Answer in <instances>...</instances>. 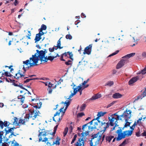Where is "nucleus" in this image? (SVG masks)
<instances>
[{"label": "nucleus", "instance_id": "4d7b16f0", "mask_svg": "<svg viewBox=\"0 0 146 146\" xmlns=\"http://www.w3.org/2000/svg\"><path fill=\"white\" fill-rule=\"evenodd\" d=\"M142 56L144 58H146V52H143L142 53Z\"/></svg>", "mask_w": 146, "mask_h": 146}, {"label": "nucleus", "instance_id": "c756f323", "mask_svg": "<svg viewBox=\"0 0 146 146\" xmlns=\"http://www.w3.org/2000/svg\"><path fill=\"white\" fill-rule=\"evenodd\" d=\"M61 139L59 138L58 137L56 138V141L54 142V141H53V145H54V144H56V145H59L60 144V142L59 141Z\"/></svg>", "mask_w": 146, "mask_h": 146}, {"label": "nucleus", "instance_id": "f3484780", "mask_svg": "<svg viewBox=\"0 0 146 146\" xmlns=\"http://www.w3.org/2000/svg\"><path fill=\"white\" fill-rule=\"evenodd\" d=\"M9 125L8 121H5L4 122L3 121L0 120V128L2 129L3 127H8V126Z\"/></svg>", "mask_w": 146, "mask_h": 146}, {"label": "nucleus", "instance_id": "6e6552de", "mask_svg": "<svg viewBox=\"0 0 146 146\" xmlns=\"http://www.w3.org/2000/svg\"><path fill=\"white\" fill-rule=\"evenodd\" d=\"M102 138V135L101 133L100 134V132H98L96 134H94L92 136L91 140L90 141V146H96L95 145H93V142H92L93 140L95 138H97L96 139V141H99Z\"/></svg>", "mask_w": 146, "mask_h": 146}, {"label": "nucleus", "instance_id": "7ed1b4c3", "mask_svg": "<svg viewBox=\"0 0 146 146\" xmlns=\"http://www.w3.org/2000/svg\"><path fill=\"white\" fill-rule=\"evenodd\" d=\"M54 135L51 134L50 131H47L46 132H42L38 135L39 141H47L46 144L48 146L53 145Z\"/></svg>", "mask_w": 146, "mask_h": 146}, {"label": "nucleus", "instance_id": "bf43d9fd", "mask_svg": "<svg viewBox=\"0 0 146 146\" xmlns=\"http://www.w3.org/2000/svg\"><path fill=\"white\" fill-rule=\"evenodd\" d=\"M5 80L6 81L8 82H9L10 80L11 81H15L14 80H11L9 78H5Z\"/></svg>", "mask_w": 146, "mask_h": 146}, {"label": "nucleus", "instance_id": "ea45409f", "mask_svg": "<svg viewBox=\"0 0 146 146\" xmlns=\"http://www.w3.org/2000/svg\"><path fill=\"white\" fill-rule=\"evenodd\" d=\"M146 73V67L144 69L141 71L140 72H139L138 74H145Z\"/></svg>", "mask_w": 146, "mask_h": 146}, {"label": "nucleus", "instance_id": "7c9ffc66", "mask_svg": "<svg viewBox=\"0 0 146 146\" xmlns=\"http://www.w3.org/2000/svg\"><path fill=\"white\" fill-rule=\"evenodd\" d=\"M124 126L123 128L119 127V128L120 129H119L117 130L116 131V133L118 134V136H119V134H121L123 133L122 132V131L123 130L124 128H125Z\"/></svg>", "mask_w": 146, "mask_h": 146}, {"label": "nucleus", "instance_id": "de8ad7c7", "mask_svg": "<svg viewBox=\"0 0 146 146\" xmlns=\"http://www.w3.org/2000/svg\"><path fill=\"white\" fill-rule=\"evenodd\" d=\"M72 60H68V61L66 62H65V64L67 65H72Z\"/></svg>", "mask_w": 146, "mask_h": 146}, {"label": "nucleus", "instance_id": "338daca9", "mask_svg": "<svg viewBox=\"0 0 146 146\" xmlns=\"http://www.w3.org/2000/svg\"><path fill=\"white\" fill-rule=\"evenodd\" d=\"M76 139L74 137L73 138L72 140V141L71 143V144H72L73 143H74V141H75V140H76Z\"/></svg>", "mask_w": 146, "mask_h": 146}, {"label": "nucleus", "instance_id": "9d476101", "mask_svg": "<svg viewBox=\"0 0 146 146\" xmlns=\"http://www.w3.org/2000/svg\"><path fill=\"white\" fill-rule=\"evenodd\" d=\"M15 127H13L12 128H10L9 127H6L5 129V135H7V134L9 133H11V135L9 136V137L11 138L12 137V135H13L14 136H16V135L14 134L13 133V130L14 129H15Z\"/></svg>", "mask_w": 146, "mask_h": 146}, {"label": "nucleus", "instance_id": "e433bc0d", "mask_svg": "<svg viewBox=\"0 0 146 146\" xmlns=\"http://www.w3.org/2000/svg\"><path fill=\"white\" fill-rule=\"evenodd\" d=\"M15 141V140H14L13 141H10L11 142V146H22L21 145H19V144L16 141H15V143H14V141Z\"/></svg>", "mask_w": 146, "mask_h": 146}, {"label": "nucleus", "instance_id": "58836bf2", "mask_svg": "<svg viewBox=\"0 0 146 146\" xmlns=\"http://www.w3.org/2000/svg\"><path fill=\"white\" fill-rule=\"evenodd\" d=\"M94 120H93L92 121H90L89 123H86L84 125L82 126V129L83 130H84L85 129V127L87 125H88L89 124H90L91 125L92 124L93 121Z\"/></svg>", "mask_w": 146, "mask_h": 146}, {"label": "nucleus", "instance_id": "79ce46f5", "mask_svg": "<svg viewBox=\"0 0 146 146\" xmlns=\"http://www.w3.org/2000/svg\"><path fill=\"white\" fill-rule=\"evenodd\" d=\"M36 78H28V79H27L26 80L24 81V83H27V82H29L30 80H36Z\"/></svg>", "mask_w": 146, "mask_h": 146}, {"label": "nucleus", "instance_id": "6ab92c4d", "mask_svg": "<svg viewBox=\"0 0 146 146\" xmlns=\"http://www.w3.org/2000/svg\"><path fill=\"white\" fill-rule=\"evenodd\" d=\"M19 84H16L15 83H13V84L14 85V86H15L19 87L21 88H22L23 89L25 90L26 91H27V93L29 95L31 94L30 92L29 91L27 90V89H26L25 88H24L22 86V84H21L19 83Z\"/></svg>", "mask_w": 146, "mask_h": 146}, {"label": "nucleus", "instance_id": "2f4dec72", "mask_svg": "<svg viewBox=\"0 0 146 146\" xmlns=\"http://www.w3.org/2000/svg\"><path fill=\"white\" fill-rule=\"evenodd\" d=\"M114 136L111 135L106 136V138L107 141H108L109 142H110L112 139L114 138Z\"/></svg>", "mask_w": 146, "mask_h": 146}, {"label": "nucleus", "instance_id": "6e6d98bb", "mask_svg": "<svg viewBox=\"0 0 146 146\" xmlns=\"http://www.w3.org/2000/svg\"><path fill=\"white\" fill-rule=\"evenodd\" d=\"M126 121V123L124 125V127H126L128 126H129L130 125V123L129 122H127V121Z\"/></svg>", "mask_w": 146, "mask_h": 146}, {"label": "nucleus", "instance_id": "8fccbe9b", "mask_svg": "<svg viewBox=\"0 0 146 146\" xmlns=\"http://www.w3.org/2000/svg\"><path fill=\"white\" fill-rule=\"evenodd\" d=\"M15 117H14V118H12L11 119V120L9 121H8V122H9V124H12V125H16V124H13V123H11V122H13V121H14V120H15Z\"/></svg>", "mask_w": 146, "mask_h": 146}, {"label": "nucleus", "instance_id": "b1692460", "mask_svg": "<svg viewBox=\"0 0 146 146\" xmlns=\"http://www.w3.org/2000/svg\"><path fill=\"white\" fill-rule=\"evenodd\" d=\"M82 87H81V85L80 84L79 86H78L76 87V88H76V90L77 91V92H80V95H81L82 94V90H83V89L82 90Z\"/></svg>", "mask_w": 146, "mask_h": 146}, {"label": "nucleus", "instance_id": "c85d7f7f", "mask_svg": "<svg viewBox=\"0 0 146 146\" xmlns=\"http://www.w3.org/2000/svg\"><path fill=\"white\" fill-rule=\"evenodd\" d=\"M18 99L19 100V101L21 103H23L25 99V96L23 95H20L18 96Z\"/></svg>", "mask_w": 146, "mask_h": 146}, {"label": "nucleus", "instance_id": "dca6fc26", "mask_svg": "<svg viewBox=\"0 0 146 146\" xmlns=\"http://www.w3.org/2000/svg\"><path fill=\"white\" fill-rule=\"evenodd\" d=\"M82 136L81 137V138H80L78 139V141H79V143H82V146H84V143L85 141V133L83 132L81 133Z\"/></svg>", "mask_w": 146, "mask_h": 146}, {"label": "nucleus", "instance_id": "aec40b11", "mask_svg": "<svg viewBox=\"0 0 146 146\" xmlns=\"http://www.w3.org/2000/svg\"><path fill=\"white\" fill-rule=\"evenodd\" d=\"M65 57H67V55L68 54L69 56V58L71 59L72 60H73V55L72 52H65L62 54Z\"/></svg>", "mask_w": 146, "mask_h": 146}, {"label": "nucleus", "instance_id": "c03bdc74", "mask_svg": "<svg viewBox=\"0 0 146 146\" xmlns=\"http://www.w3.org/2000/svg\"><path fill=\"white\" fill-rule=\"evenodd\" d=\"M42 105V102L39 100L38 102L37 103V108H40Z\"/></svg>", "mask_w": 146, "mask_h": 146}, {"label": "nucleus", "instance_id": "13d9d810", "mask_svg": "<svg viewBox=\"0 0 146 146\" xmlns=\"http://www.w3.org/2000/svg\"><path fill=\"white\" fill-rule=\"evenodd\" d=\"M117 113H116L113 114L111 115L110 116V117H116V118H117V116L119 115H117Z\"/></svg>", "mask_w": 146, "mask_h": 146}, {"label": "nucleus", "instance_id": "37998d69", "mask_svg": "<svg viewBox=\"0 0 146 146\" xmlns=\"http://www.w3.org/2000/svg\"><path fill=\"white\" fill-rule=\"evenodd\" d=\"M58 124L54 128V131L53 132H51V134L54 135L55 134L56 131L57 130V127H58Z\"/></svg>", "mask_w": 146, "mask_h": 146}, {"label": "nucleus", "instance_id": "1a4fd4ad", "mask_svg": "<svg viewBox=\"0 0 146 146\" xmlns=\"http://www.w3.org/2000/svg\"><path fill=\"white\" fill-rule=\"evenodd\" d=\"M110 125L108 122L107 123L102 122H101L100 132L102 133V134H103L105 131L106 129L109 127Z\"/></svg>", "mask_w": 146, "mask_h": 146}, {"label": "nucleus", "instance_id": "412c9836", "mask_svg": "<svg viewBox=\"0 0 146 146\" xmlns=\"http://www.w3.org/2000/svg\"><path fill=\"white\" fill-rule=\"evenodd\" d=\"M56 57V56H49L47 57V56L45 57V59H44V63L46 62L48 60H50L51 61H52Z\"/></svg>", "mask_w": 146, "mask_h": 146}, {"label": "nucleus", "instance_id": "ddd939ff", "mask_svg": "<svg viewBox=\"0 0 146 146\" xmlns=\"http://www.w3.org/2000/svg\"><path fill=\"white\" fill-rule=\"evenodd\" d=\"M92 47V44H90L88 46L85 48L84 51L83 52V54H87L88 55L90 54L91 53Z\"/></svg>", "mask_w": 146, "mask_h": 146}, {"label": "nucleus", "instance_id": "4c0bfd02", "mask_svg": "<svg viewBox=\"0 0 146 146\" xmlns=\"http://www.w3.org/2000/svg\"><path fill=\"white\" fill-rule=\"evenodd\" d=\"M86 107V105L85 104H83L80 108V111H82Z\"/></svg>", "mask_w": 146, "mask_h": 146}, {"label": "nucleus", "instance_id": "423d86ee", "mask_svg": "<svg viewBox=\"0 0 146 146\" xmlns=\"http://www.w3.org/2000/svg\"><path fill=\"white\" fill-rule=\"evenodd\" d=\"M108 119L110 121V123L109 124L111 126H113L115 125V126H118L117 125L118 122L117 121L119 120H122V119L120 117V116H117V118L112 117L111 118L110 117H108Z\"/></svg>", "mask_w": 146, "mask_h": 146}, {"label": "nucleus", "instance_id": "39448f33", "mask_svg": "<svg viewBox=\"0 0 146 146\" xmlns=\"http://www.w3.org/2000/svg\"><path fill=\"white\" fill-rule=\"evenodd\" d=\"M132 130H126L123 132L121 134H119L116 140L119 141L125 138L126 136L128 137L131 136L132 134Z\"/></svg>", "mask_w": 146, "mask_h": 146}, {"label": "nucleus", "instance_id": "774afa93", "mask_svg": "<svg viewBox=\"0 0 146 146\" xmlns=\"http://www.w3.org/2000/svg\"><path fill=\"white\" fill-rule=\"evenodd\" d=\"M81 16L82 18H85L86 16L83 13H82L81 14Z\"/></svg>", "mask_w": 146, "mask_h": 146}, {"label": "nucleus", "instance_id": "5701e85b", "mask_svg": "<svg viewBox=\"0 0 146 146\" xmlns=\"http://www.w3.org/2000/svg\"><path fill=\"white\" fill-rule=\"evenodd\" d=\"M122 95L119 93H116L113 94L112 96V97L115 99H117L121 98Z\"/></svg>", "mask_w": 146, "mask_h": 146}, {"label": "nucleus", "instance_id": "cd10ccee", "mask_svg": "<svg viewBox=\"0 0 146 146\" xmlns=\"http://www.w3.org/2000/svg\"><path fill=\"white\" fill-rule=\"evenodd\" d=\"M64 104H66V107H65V109L64 110V111L63 112V114L65 112V111L66 110V109H67L68 107L70 105V102L68 100H66L64 103L63 102Z\"/></svg>", "mask_w": 146, "mask_h": 146}, {"label": "nucleus", "instance_id": "49530a36", "mask_svg": "<svg viewBox=\"0 0 146 146\" xmlns=\"http://www.w3.org/2000/svg\"><path fill=\"white\" fill-rule=\"evenodd\" d=\"M85 115L84 113L83 112H81L78 113L77 115L78 117H81L82 116Z\"/></svg>", "mask_w": 146, "mask_h": 146}, {"label": "nucleus", "instance_id": "052dcab7", "mask_svg": "<svg viewBox=\"0 0 146 146\" xmlns=\"http://www.w3.org/2000/svg\"><path fill=\"white\" fill-rule=\"evenodd\" d=\"M1 146H9V145L7 143H2Z\"/></svg>", "mask_w": 146, "mask_h": 146}, {"label": "nucleus", "instance_id": "f8f14e48", "mask_svg": "<svg viewBox=\"0 0 146 146\" xmlns=\"http://www.w3.org/2000/svg\"><path fill=\"white\" fill-rule=\"evenodd\" d=\"M47 27L46 25L42 24L41 26V28L38 29L39 33L37 34V36H41L46 33L43 32V30H46Z\"/></svg>", "mask_w": 146, "mask_h": 146}, {"label": "nucleus", "instance_id": "a211bd4d", "mask_svg": "<svg viewBox=\"0 0 146 146\" xmlns=\"http://www.w3.org/2000/svg\"><path fill=\"white\" fill-rule=\"evenodd\" d=\"M139 79V77L137 76L134 77L131 79L128 82V84L131 85L134 83Z\"/></svg>", "mask_w": 146, "mask_h": 146}, {"label": "nucleus", "instance_id": "393cba45", "mask_svg": "<svg viewBox=\"0 0 146 146\" xmlns=\"http://www.w3.org/2000/svg\"><path fill=\"white\" fill-rule=\"evenodd\" d=\"M107 113V112H103L102 111H100L98 112V114L97 115V117L96 119L99 118L100 117L104 116V115L106 114Z\"/></svg>", "mask_w": 146, "mask_h": 146}, {"label": "nucleus", "instance_id": "4468645a", "mask_svg": "<svg viewBox=\"0 0 146 146\" xmlns=\"http://www.w3.org/2000/svg\"><path fill=\"white\" fill-rule=\"evenodd\" d=\"M139 39L137 37H133L131 41L130 42V46H133L136 44H137Z\"/></svg>", "mask_w": 146, "mask_h": 146}, {"label": "nucleus", "instance_id": "4be33fe9", "mask_svg": "<svg viewBox=\"0 0 146 146\" xmlns=\"http://www.w3.org/2000/svg\"><path fill=\"white\" fill-rule=\"evenodd\" d=\"M64 108H61L60 110V112H57L56 113L54 114V116L53 117V119L54 121L55 122H56V120H55L54 117L57 115H59L60 112H62L63 113V112H64V111H63L62 110Z\"/></svg>", "mask_w": 146, "mask_h": 146}, {"label": "nucleus", "instance_id": "473e14b6", "mask_svg": "<svg viewBox=\"0 0 146 146\" xmlns=\"http://www.w3.org/2000/svg\"><path fill=\"white\" fill-rule=\"evenodd\" d=\"M74 89V92L73 93L71 94L69 97L68 98V99H70V98H72V96H73L74 95L76 94L77 93V91L76 90V88H73Z\"/></svg>", "mask_w": 146, "mask_h": 146}, {"label": "nucleus", "instance_id": "c9c22d12", "mask_svg": "<svg viewBox=\"0 0 146 146\" xmlns=\"http://www.w3.org/2000/svg\"><path fill=\"white\" fill-rule=\"evenodd\" d=\"M62 38V37H61V38H60V39L58 40V42H57V45L56 46H55L56 47H57V48H58L60 49H61V48H63V47H61L60 46L61 42H60V39Z\"/></svg>", "mask_w": 146, "mask_h": 146}, {"label": "nucleus", "instance_id": "69168bd1", "mask_svg": "<svg viewBox=\"0 0 146 146\" xmlns=\"http://www.w3.org/2000/svg\"><path fill=\"white\" fill-rule=\"evenodd\" d=\"M63 56H64L62 54L61 55V56L60 58V60L62 61H65V60L63 59Z\"/></svg>", "mask_w": 146, "mask_h": 146}, {"label": "nucleus", "instance_id": "72a5a7b5", "mask_svg": "<svg viewBox=\"0 0 146 146\" xmlns=\"http://www.w3.org/2000/svg\"><path fill=\"white\" fill-rule=\"evenodd\" d=\"M129 140V139H125L123 142L119 146H124L127 143V142Z\"/></svg>", "mask_w": 146, "mask_h": 146}, {"label": "nucleus", "instance_id": "0e129e2a", "mask_svg": "<svg viewBox=\"0 0 146 146\" xmlns=\"http://www.w3.org/2000/svg\"><path fill=\"white\" fill-rule=\"evenodd\" d=\"M135 135L136 136L138 137H139L141 135H140V133L139 131L136 133Z\"/></svg>", "mask_w": 146, "mask_h": 146}, {"label": "nucleus", "instance_id": "f03ea898", "mask_svg": "<svg viewBox=\"0 0 146 146\" xmlns=\"http://www.w3.org/2000/svg\"><path fill=\"white\" fill-rule=\"evenodd\" d=\"M33 108H35V110L33 108L31 109L30 111V112L28 114L26 115L24 119H20L18 122V118L17 117H15V119L13 122H11L13 124H16L17 125H19L20 124H24L25 122L29 121V118H32L33 120L35 119L36 117V105L35 106L32 105Z\"/></svg>", "mask_w": 146, "mask_h": 146}, {"label": "nucleus", "instance_id": "5fc2aeb1", "mask_svg": "<svg viewBox=\"0 0 146 146\" xmlns=\"http://www.w3.org/2000/svg\"><path fill=\"white\" fill-rule=\"evenodd\" d=\"M119 52V50H117L115 52L112 53L110 55V56H112L114 55H116Z\"/></svg>", "mask_w": 146, "mask_h": 146}, {"label": "nucleus", "instance_id": "3c124183", "mask_svg": "<svg viewBox=\"0 0 146 146\" xmlns=\"http://www.w3.org/2000/svg\"><path fill=\"white\" fill-rule=\"evenodd\" d=\"M146 96V90H145L141 94V98Z\"/></svg>", "mask_w": 146, "mask_h": 146}, {"label": "nucleus", "instance_id": "0eeeda50", "mask_svg": "<svg viewBox=\"0 0 146 146\" xmlns=\"http://www.w3.org/2000/svg\"><path fill=\"white\" fill-rule=\"evenodd\" d=\"M131 112V111L130 110H127V109L122 115L119 116H120V118L122 119V120H125L126 121H127L130 118Z\"/></svg>", "mask_w": 146, "mask_h": 146}, {"label": "nucleus", "instance_id": "a19ab883", "mask_svg": "<svg viewBox=\"0 0 146 146\" xmlns=\"http://www.w3.org/2000/svg\"><path fill=\"white\" fill-rule=\"evenodd\" d=\"M39 129H40V130H39L38 131L39 132V134L38 135H39L40 134V133L42 132H46V131H45V130L44 129V127H40V126H39Z\"/></svg>", "mask_w": 146, "mask_h": 146}, {"label": "nucleus", "instance_id": "a18cd8bd", "mask_svg": "<svg viewBox=\"0 0 146 146\" xmlns=\"http://www.w3.org/2000/svg\"><path fill=\"white\" fill-rule=\"evenodd\" d=\"M68 128L67 127H66L64 130V131L63 132L64 136L65 137L66 135L68 132Z\"/></svg>", "mask_w": 146, "mask_h": 146}, {"label": "nucleus", "instance_id": "f257e3e1", "mask_svg": "<svg viewBox=\"0 0 146 146\" xmlns=\"http://www.w3.org/2000/svg\"><path fill=\"white\" fill-rule=\"evenodd\" d=\"M23 63L24 64L23 68L24 72L23 74H21L20 70H19L18 73L15 74V76H13L14 78H16V79H18L19 78H22L23 76H25L24 74L25 72L30 67L36 65V53L34 55H32V57L30 58L29 60H27L23 61Z\"/></svg>", "mask_w": 146, "mask_h": 146}, {"label": "nucleus", "instance_id": "680f3d73", "mask_svg": "<svg viewBox=\"0 0 146 146\" xmlns=\"http://www.w3.org/2000/svg\"><path fill=\"white\" fill-rule=\"evenodd\" d=\"M19 3L18 0H15L14 2V4L15 6H16Z\"/></svg>", "mask_w": 146, "mask_h": 146}, {"label": "nucleus", "instance_id": "a878e982", "mask_svg": "<svg viewBox=\"0 0 146 146\" xmlns=\"http://www.w3.org/2000/svg\"><path fill=\"white\" fill-rule=\"evenodd\" d=\"M101 97V95L100 94H98L95 95L93 96L90 99L91 100H95L97 99L98 98H100Z\"/></svg>", "mask_w": 146, "mask_h": 146}, {"label": "nucleus", "instance_id": "f704fd0d", "mask_svg": "<svg viewBox=\"0 0 146 146\" xmlns=\"http://www.w3.org/2000/svg\"><path fill=\"white\" fill-rule=\"evenodd\" d=\"M114 84V82L113 81H108L105 84V86H111L113 85Z\"/></svg>", "mask_w": 146, "mask_h": 146}, {"label": "nucleus", "instance_id": "e2e57ef3", "mask_svg": "<svg viewBox=\"0 0 146 146\" xmlns=\"http://www.w3.org/2000/svg\"><path fill=\"white\" fill-rule=\"evenodd\" d=\"M141 135L143 136H146V132L145 131H144V132Z\"/></svg>", "mask_w": 146, "mask_h": 146}, {"label": "nucleus", "instance_id": "9b49d317", "mask_svg": "<svg viewBox=\"0 0 146 146\" xmlns=\"http://www.w3.org/2000/svg\"><path fill=\"white\" fill-rule=\"evenodd\" d=\"M117 63L116 68L118 69L121 68L125 64H127L128 62V59L123 58Z\"/></svg>", "mask_w": 146, "mask_h": 146}, {"label": "nucleus", "instance_id": "603ef678", "mask_svg": "<svg viewBox=\"0 0 146 146\" xmlns=\"http://www.w3.org/2000/svg\"><path fill=\"white\" fill-rule=\"evenodd\" d=\"M75 146H81L82 145V143H79V141H77L75 144Z\"/></svg>", "mask_w": 146, "mask_h": 146}, {"label": "nucleus", "instance_id": "09e8293b", "mask_svg": "<svg viewBox=\"0 0 146 146\" xmlns=\"http://www.w3.org/2000/svg\"><path fill=\"white\" fill-rule=\"evenodd\" d=\"M57 48H56L54 47L52 48H49V50L50 52H52L54 51V50H56Z\"/></svg>", "mask_w": 146, "mask_h": 146}, {"label": "nucleus", "instance_id": "2eb2a0df", "mask_svg": "<svg viewBox=\"0 0 146 146\" xmlns=\"http://www.w3.org/2000/svg\"><path fill=\"white\" fill-rule=\"evenodd\" d=\"M56 85H54L53 84L51 83L50 82H49L48 83V90L49 93H51L53 89L56 88Z\"/></svg>", "mask_w": 146, "mask_h": 146}, {"label": "nucleus", "instance_id": "20e7f679", "mask_svg": "<svg viewBox=\"0 0 146 146\" xmlns=\"http://www.w3.org/2000/svg\"><path fill=\"white\" fill-rule=\"evenodd\" d=\"M37 53H38L37 56V65L39 64H38V61L40 60L41 63H44V59H45V55L44 52L43 50H41L39 51L37 50Z\"/></svg>", "mask_w": 146, "mask_h": 146}, {"label": "nucleus", "instance_id": "bb28decb", "mask_svg": "<svg viewBox=\"0 0 146 146\" xmlns=\"http://www.w3.org/2000/svg\"><path fill=\"white\" fill-rule=\"evenodd\" d=\"M135 54V53H132L129 54H128L123 57V58H125L127 59L130 57H132L134 56Z\"/></svg>", "mask_w": 146, "mask_h": 146}, {"label": "nucleus", "instance_id": "864d4df0", "mask_svg": "<svg viewBox=\"0 0 146 146\" xmlns=\"http://www.w3.org/2000/svg\"><path fill=\"white\" fill-rule=\"evenodd\" d=\"M10 74V72H5L4 73H2V75H5V76H9V75Z\"/></svg>", "mask_w": 146, "mask_h": 146}]
</instances>
